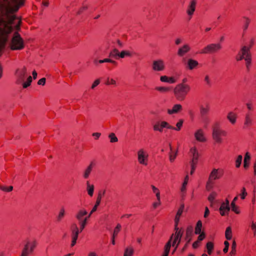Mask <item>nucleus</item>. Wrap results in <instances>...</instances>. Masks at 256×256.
Returning <instances> with one entry per match:
<instances>
[{"label":"nucleus","mask_w":256,"mask_h":256,"mask_svg":"<svg viewBox=\"0 0 256 256\" xmlns=\"http://www.w3.org/2000/svg\"><path fill=\"white\" fill-rule=\"evenodd\" d=\"M16 17L13 15L7 16V21L0 22V42H6L7 41V36L10 33L12 30V24ZM2 76V68L0 66V78Z\"/></svg>","instance_id":"nucleus-1"},{"label":"nucleus","mask_w":256,"mask_h":256,"mask_svg":"<svg viewBox=\"0 0 256 256\" xmlns=\"http://www.w3.org/2000/svg\"><path fill=\"white\" fill-rule=\"evenodd\" d=\"M190 86L184 84H180L174 88V92L175 96L179 100H183L190 90Z\"/></svg>","instance_id":"nucleus-2"},{"label":"nucleus","mask_w":256,"mask_h":256,"mask_svg":"<svg viewBox=\"0 0 256 256\" xmlns=\"http://www.w3.org/2000/svg\"><path fill=\"white\" fill-rule=\"evenodd\" d=\"M12 50H20L24 48V40L20 35L16 32H14L10 44Z\"/></svg>","instance_id":"nucleus-3"},{"label":"nucleus","mask_w":256,"mask_h":256,"mask_svg":"<svg viewBox=\"0 0 256 256\" xmlns=\"http://www.w3.org/2000/svg\"><path fill=\"white\" fill-rule=\"evenodd\" d=\"M36 244L37 243L36 240L32 242L29 241L27 242L26 244L24 246L20 256H28V254L34 251Z\"/></svg>","instance_id":"nucleus-4"},{"label":"nucleus","mask_w":256,"mask_h":256,"mask_svg":"<svg viewBox=\"0 0 256 256\" xmlns=\"http://www.w3.org/2000/svg\"><path fill=\"white\" fill-rule=\"evenodd\" d=\"M222 48L220 44H208L200 52V54H206L216 52Z\"/></svg>","instance_id":"nucleus-5"},{"label":"nucleus","mask_w":256,"mask_h":256,"mask_svg":"<svg viewBox=\"0 0 256 256\" xmlns=\"http://www.w3.org/2000/svg\"><path fill=\"white\" fill-rule=\"evenodd\" d=\"M148 154L144 149H140L138 152V162L144 166L148 164Z\"/></svg>","instance_id":"nucleus-6"},{"label":"nucleus","mask_w":256,"mask_h":256,"mask_svg":"<svg viewBox=\"0 0 256 256\" xmlns=\"http://www.w3.org/2000/svg\"><path fill=\"white\" fill-rule=\"evenodd\" d=\"M222 130L220 128L218 124H216L212 128V138L217 143H220L222 142L221 138Z\"/></svg>","instance_id":"nucleus-7"},{"label":"nucleus","mask_w":256,"mask_h":256,"mask_svg":"<svg viewBox=\"0 0 256 256\" xmlns=\"http://www.w3.org/2000/svg\"><path fill=\"white\" fill-rule=\"evenodd\" d=\"M71 230L72 233V241L71 246H74L76 242L80 231L78 226L76 224H73L71 226Z\"/></svg>","instance_id":"nucleus-8"},{"label":"nucleus","mask_w":256,"mask_h":256,"mask_svg":"<svg viewBox=\"0 0 256 256\" xmlns=\"http://www.w3.org/2000/svg\"><path fill=\"white\" fill-rule=\"evenodd\" d=\"M164 62L163 60L158 59L152 62V68L154 70L160 72L164 70Z\"/></svg>","instance_id":"nucleus-9"},{"label":"nucleus","mask_w":256,"mask_h":256,"mask_svg":"<svg viewBox=\"0 0 256 256\" xmlns=\"http://www.w3.org/2000/svg\"><path fill=\"white\" fill-rule=\"evenodd\" d=\"M237 197H236L231 204H230L229 202L226 199H225V214L227 212H228L230 209L232 210L236 214H238L240 212L238 210V208L235 205V201L237 200Z\"/></svg>","instance_id":"nucleus-10"},{"label":"nucleus","mask_w":256,"mask_h":256,"mask_svg":"<svg viewBox=\"0 0 256 256\" xmlns=\"http://www.w3.org/2000/svg\"><path fill=\"white\" fill-rule=\"evenodd\" d=\"M196 0H190L188 3L186 12L187 14L190 16V19L191 18L196 10Z\"/></svg>","instance_id":"nucleus-11"},{"label":"nucleus","mask_w":256,"mask_h":256,"mask_svg":"<svg viewBox=\"0 0 256 256\" xmlns=\"http://www.w3.org/2000/svg\"><path fill=\"white\" fill-rule=\"evenodd\" d=\"M183 61L184 62L186 68L190 70H192L196 68L198 65V62L192 58H188L187 60L184 58Z\"/></svg>","instance_id":"nucleus-12"},{"label":"nucleus","mask_w":256,"mask_h":256,"mask_svg":"<svg viewBox=\"0 0 256 256\" xmlns=\"http://www.w3.org/2000/svg\"><path fill=\"white\" fill-rule=\"evenodd\" d=\"M14 6L10 7V10L12 12H16L18 10L20 7L24 4V0H9Z\"/></svg>","instance_id":"nucleus-13"},{"label":"nucleus","mask_w":256,"mask_h":256,"mask_svg":"<svg viewBox=\"0 0 256 256\" xmlns=\"http://www.w3.org/2000/svg\"><path fill=\"white\" fill-rule=\"evenodd\" d=\"M216 193L214 192H212L208 197V200L210 203V206L212 207L215 210H218V204L220 202L218 200H214Z\"/></svg>","instance_id":"nucleus-14"},{"label":"nucleus","mask_w":256,"mask_h":256,"mask_svg":"<svg viewBox=\"0 0 256 256\" xmlns=\"http://www.w3.org/2000/svg\"><path fill=\"white\" fill-rule=\"evenodd\" d=\"M88 214L87 211L84 209L82 208L79 210L75 214V218L78 222L82 221L84 220L86 216Z\"/></svg>","instance_id":"nucleus-15"},{"label":"nucleus","mask_w":256,"mask_h":256,"mask_svg":"<svg viewBox=\"0 0 256 256\" xmlns=\"http://www.w3.org/2000/svg\"><path fill=\"white\" fill-rule=\"evenodd\" d=\"M190 152L192 154V160L190 162V163L197 164L199 154L196 148L195 147L192 148L190 150Z\"/></svg>","instance_id":"nucleus-16"},{"label":"nucleus","mask_w":256,"mask_h":256,"mask_svg":"<svg viewBox=\"0 0 256 256\" xmlns=\"http://www.w3.org/2000/svg\"><path fill=\"white\" fill-rule=\"evenodd\" d=\"M26 68H24L21 70L19 72L18 74V84H20L23 82L26 78Z\"/></svg>","instance_id":"nucleus-17"},{"label":"nucleus","mask_w":256,"mask_h":256,"mask_svg":"<svg viewBox=\"0 0 256 256\" xmlns=\"http://www.w3.org/2000/svg\"><path fill=\"white\" fill-rule=\"evenodd\" d=\"M194 137L200 142H204L206 140V138L204 136V132L201 129H199L196 132Z\"/></svg>","instance_id":"nucleus-18"},{"label":"nucleus","mask_w":256,"mask_h":256,"mask_svg":"<svg viewBox=\"0 0 256 256\" xmlns=\"http://www.w3.org/2000/svg\"><path fill=\"white\" fill-rule=\"evenodd\" d=\"M190 48L188 44H184L182 47L180 48L178 52V54L180 56H182L186 53L189 52Z\"/></svg>","instance_id":"nucleus-19"},{"label":"nucleus","mask_w":256,"mask_h":256,"mask_svg":"<svg viewBox=\"0 0 256 256\" xmlns=\"http://www.w3.org/2000/svg\"><path fill=\"white\" fill-rule=\"evenodd\" d=\"M250 50V48L246 47V46H244L242 47L240 54H241L242 56H243L244 58L247 57H250V54L249 52Z\"/></svg>","instance_id":"nucleus-20"},{"label":"nucleus","mask_w":256,"mask_h":256,"mask_svg":"<svg viewBox=\"0 0 256 256\" xmlns=\"http://www.w3.org/2000/svg\"><path fill=\"white\" fill-rule=\"evenodd\" d=\"M173 236L174 234L171 236L170 240L164 246V253L163 254L162 256H168L170 250L172 246V241L173 238Z\"/></svg>","instance_id":"nucleus-21"},{"label":"nucleus","mask_w":256,"mask_h":256,"mask_svg":"<svg viewBox=\"0 0 256 256\" xmlns=\"http://www.w3.org/2000/svg\"><path fill=\"white\" fill-rule=\"evenodd\" d=\"M182 234L183 232L182 230L178 231L177 232H176L174 234H174L173 237H174V238L172 242V246H175L176 244V243L177 242V239H180V240H181Z\"/></svg>","instance_id":"nucleus-22"},{"label":"nucleus","mask_w":256,"mask_h":256,"mask_svg":"<svg viewBox=\"0 0 256 256\" xmlns=\"http://www.w3.org/2000/svg\"><path fill=\"white\" fill-rule=\"evenodd\" d=\"M120 228H121V225L120 224H118L114 230L112 238V243L114 245L115 244V240H114L115 237L118 235Z\"/></svg>","instance_id":"nucleus-23"},{"label":"nucleus","mask_w":256,"mask_h":256,"mask_svg":"<svg viewBox=\"0 0 256 256\" xmlns=\"http://www.w3.org/2000/svg\"><path fill=\"white\" fill-rule=\"evenodd\" d=\"M65 213L66 212L64 208H61L56 217V220L58 222H60L62 221L65 216Z\"/></svg>","instance_id":"nucleus-24"},{"label":"nucleus","mask_w":256,"mask_h":256,"mask_svg":"<svg viewBox=\"0 0 256 256\" xmlns=\"http://www.w3.org/2000/svg\"><path fill=\"white\" fill-rule=\"evenodd\" d=\"M250 160V155L248 152H246L244 158V166L246 169L249 166V162Z\"/></svg>","instance_id":"nucleus-25"},{"label":"nucleus","mask_w":256,"mask_h":256,"mask_svg":"<svg viewBox=\"0 0 256 256\" xmlns=\"http://www.w3.org/2000/svg\"><path fill=\"white\" fill-rule=\"evenodd\" d=\"M86 190H87L88 194L90 196H92L94 194V186L92 184H90L88 181L86 182Z\"/></svg>","instance_id":"nucleus-26"},{"label":"nucleus","mask_w":256,"mask_h":256,"mask_svg":"<svg viewBox=\"0 0 256 256\" xmlns=\"http://www.w3.org/2000/svg\"><path fill=\"white\" fill-rule=\"evenodd\" d=\"M244 22H243V26L242 28L244 31H246L248 28L249 24L250 22V20L247 16L243 17Z\"/></svg>","instance_id":"nucleus-27"},{"label":"nucleus","mask_w":256,"mask_h":256,"mask_svg":"<svg viewBox=\"0 0 256 256\" xmlns=\"http://www.w3.org/2000/svg\"><path fill=\"white\" fill-rule=\"evenodd\" d=\"M219 178L218 174V170L216 169H214L211 172L208 180L210 181H213L214 180H216Z\"/></svg>","instance_id":"nucleus-28"},{"label":"nucleus","mask_w":256,"mask_h":256,"mask_svg":"<svg viewBox=\"0 0 256 256\" xmlns=\"http://www.w3.org/2000/svg\"><path fill=\"white\" fill-rule=\"evenodd\" d=\"M120 52H119L118 50L115 48L110 52L109 56L118 59L120 58Z\"/></svg>","instance_id":"nucleus-29"},{"label":"nucleus","mask_w":256,"mask_h":256,"mask_svg":"<svg viewBox=\"0 0 256 256\" xmlns=\"http://www.w3.org/2000/svg\"><path fill=\"white\" fill-rule=\"evenodd\" d=\"M232 232L231 228L230 226L228 227L225 230V238L227 239L228 240H231L232 238Z\"/></svg>","instance_id":"nucleus-30"},{"label":"nucleus","mask_w":256,"mask_h":256,"mask_svg":"<svg viewBox=\"0 0 256 256\" xmlns=\"http://www.w3.org/2000/svg\"><path fill=\"white\" fill-rule=\"evenodd\" d=\"M202 228V222L200 220H198L197 222L196 226L195 228L194 232L196 234H200L201 232H201Z\"/></svg>","instance_id":"nucleus-31"},{"label":"nucleus","mask_w":256,"mask_h":256,"mask_svg":"<svg viewBox=\"0 0 256 256\" xmlns=\"http://www.w3.org/2000/svg\"><path fill=\"white\" fill-rule=\"evenodd\" d=\"M92 171V169H91V166H87L83 172L84 178L85 179L88 178Z\"/></svg>","instance_id":"nucleus-32"},{"label":"nucleus","mask_w":256,"mask_h":256,"mask_svg":"<svg viewBox=\"0 0 256 256\" xmlns=\"http://www.w3.org/2000/svg\"><path fill=\"white\" fill-rule=\"evenodd\" d=\"M88 220L86 218H85L84 220L82 221L78 222V224L80 225V230H79L80 232H82L84 228L87 224Z\"/></svg>","instance_id":"nucleus-33"},{"label":"nucleus","mask_w":256,"mask_h":256,"mask_svg":"<svg viewBox=\"0 0 256 256\" xmlns=\"http://www.w3.org/2000/svg\"><path fill=\"white\" fill-rule=\"evenodd\" d=\"M200 112H207L208 111L210 110V107L207 104L200 105Z\"/></svg>","instance_id":"nucleus-34"},{"label":"nucleus","mask_w":256,"mask_h":256,"mask_svg":"<svg viewBox=\"0 0 256 256\" xmlns=\"http://www.w3.org/2000/svg\"><path fill=\"white\" fill-rule=\"evenodd\" d=\"M132 53L128 50H122L120 53V58H123L125 56H132Z\"/></svg>","instance_id":"nucleus-35"},{"label":"nucleus","mask_w":256,"mask_h":256,"mask_svg":"<svg viewBox=\"0 0 256 256\" xmlns=\"http://www.w3.org/2000/svg\"><path fill=\"white\" fill-rule=\"evenodd\" d=\"M206 248L208 254H210L214 248V244L212 242H208L206 244Z\"/></svg>","instance_id":"nucleus-36"},{"label":"nucleus","mask_w":256,"mask_h":256,"mask_svg":"<svg viewBox=\"0 0 256 256\" xmlns=\"http://www.w3.org/2000/svg\"><path fill=\"white\" fill-rule=\"evenodd\" d=\"M134 254V249L132 248H126L124 256H132Z\"/></svg>","instance_id":"nucleus-37"},{"label":"nucleus","mask_w":256,"mask_h":256,"mask_svg":"<svg viewBox=\"0 0 256 256\" xmlns=\"http://www.w3.org/2000/svg\"><path fill=\"white\" fill-rule=\"evenodd\" d=\"M182 106L180 104H175L172 110H168V112H178V110H182Z\"/></svg>","instance_id":"nucleus-38"},{"label":"nucleus","mask_w":256,"mask_h":256,"mask_svg":"<svg viewBox=\"0 0 256 256\" xmlns=\"http://www.w3.org/2000/svg\"><path fill=\"white\" fill-rule=\"evenodd\" d=\"M32 82V78L31 76H28V78H27V80H26V82H22V86L24 88H28L29 86L30 85V84Z\"/></svg>","instance_id":"nucleus-39"},{"label":"nucleus","mask_w":256,"mask_h":256,"mask_svg":"<svg viewBox=\"0 0 256 256\" xmlns=\"http://www.w3.org/2000/svg\"><path fill=\"white\" fill-rule=\"evenodd\" d=\"M186 236H193V227L189 226L187 227L186 232Z\"/></svg>","instance_id":"nucleus-40"},{"label":"nucleus","mask_w":256,"mask_h":256,"mask_svg":"<svg viewBox=\"0 0 256 256\" xmlns=\"http://www.w3.org/2000/svg\"><path fill=\"white\" fill-rule=\"evenodd\" d=\"M156 90L162 92H166L170 91V88L168 87L157 86L156 88Z\"/></svg>","instance_id":"nucleus-41"},{"label":"nucleus","mask_w":256,"mask_h":256,"mask_svg":"<svg viewBox=\"0 0 256 256\" xmlns=\"http://www.w3.org/2000/svg\"><path fill=\"white\" fill-rule=\"evenodd\" d=\"M178 154V152L176 151L174 153H173L172 152H170L169 154V159L171 162H172L175 158L176 157V156Z\"/></svg>","instance_id":"nucleus-42"},{"label":"nucleus","mask_w":256,"mask_h":256,"mask_svg":"<svg viewBox=\"0 0 256 256\" xmlns=\"http://www.w3.org/2000/svg\"><path fill=\"white\" fill-rule=\"evenodd\" d=\"M228 118L230 120V121L234 124L236 120V116L234 114V113H228V114L227 116Z\"/></svg>","instance_id":"nucleus-43"},{"label":"nucleus","mask_w":256,"mask_h":256,"mask_svg":"<svg viewBox=\"0 0 256 256\" xmlns=\"http://www.w3.org/2000/svg\"><path fill=\"white\" fill-rule=\"evenodd\" d=\"M108 138H110V142H116L118 141V138L114 133H110L108 136Z\"/></svg>","instance_id":"nucleus-44"},{"label":"nucleus","mask_w":256,"mask_h":256,"mask_svg":"<svg viewBox=\"0 0 256 256\" xmlns=\"http://www.w3.org/2000/svg\"><path fill=\"white\" fill-rule=\"evenodd\" d=\"M188 176L186 175L185 177L184 180L182 184V187L181 188V192H184L186 191V186L187 185L188 182Z\"/></svg>","instance_id":"nucleus-45"},{"label":"nucleus","mask_w":256,"mask_h":256,"mask_svg":"<svg viewBox=\"0 0 256 256\" xmlns=\"http://www.w3.org/2000/svg\"><path fill=\"white\" fill-rule=\"evenodd\" d=\"M242 155H239L236 160V168H239L240 165H241V164H242Z\"/></svg>","instance_id":"nucleus-46"},{"label":"nucleus","mask_w":256,"mask_h":256,"mask_svg":"<svg viewBox=\"0 0 256 256\" xmlns=\"http://www.w3.org/2000/svg\"><path fill=\"white\" fill-rule=\"evenodd\" d=\"M232 250L230 254V256H232L236 252V242L234 240L232 241Z\"/></svg>","instance_id":"nucleus-47"},{"label":"nucleus","mask_w":256,"mask_h":256,"mask_svg":"<svg viewBox=\"0 0 256 256\" xmlns=\"http://www.w3.org/2000/svg\"><path fill=\"white\" fill-rule=\"evenodd\" d=\"M160 126L162 128H167L169 129L174 128V127L170 126L168 122H162L160 124Z\"/></svg>","instance_id":"nucleus-48"},{"label":"nucleus","mask_w":256,"mask_h":256,"mask_svg":"<svg viewBox=\"0 0 256 256\" xmlns=\"http://www.w3.org/2000/svg\"><path fill=\"white\" fill-rule=\"evenodd\" d=\"M251 122H252V119H251L250 116L248 114L246 115L244 124L246 126H248L251 124Z\"/></svg>","instance_id":"nucleus-49"},{"label":"nucleus","mask_w":256,"mask_h":256,"mask_svg":"<svg viewBox=\"0 0 256 256\" xmlns=\"http://www.w3.org/2000/svg\"><path fill=\"white\" fill-rule=\"evenodd\" d=\"M213 186V182L208 180L206 183V188L208 190H210Z\"/></svg>","instance_id":"nucleus-50"},{"label":"nucleus","mask_w":256,"mask_h":256,"mask_svg":"<svg viewBox=\"0 0 256 256\" xmlns=\"http://www.w3.org/2000/svg\"><path fill=\"white\" fill-rule=\"evenodd\" d=\"M182 123H183V120H180L176 124V128H172V130H180L182 125Z\"/></svg>","instance_id":"nucleus-51"},{"label":"nucleus","mask_w":256,"mask_h":256,"mask_svg":"<svg viewBox=\"0 0 256 256\" xmlns=\"http://www.w3.org/2000/svg\"><path fill=\"white\" fill-rule=\"evenodd\" d=\"M102 198V194H101L100 192L98 193V196L97 198V200L96 201V203L95 204L96 206H98L100 205V202H101Z\"/></svg>","instance_id":"nucleus-52"},{"label":"nucleus","mask_w":256,"mask_h":256,"mask_svg":"<svg viewBox=\"0 0 256 256\" xmlns=\"http://www.w3.org/2000/svg\"><path fill=\"white\" fill-rule=\"evenodd\" d=\"M244 60L246 62V66L248 69L249 68V66L251 64V57H247L244 58Z\"/></svg>","instance_id":"nucleus-53"},{"label":"nucleus","mask_w":256,"mask_h":256,"mask_svg":"<svg viewBox=\"0 0 256 256\" xmlns=\"http://www.w3.org/2000/svg\"><path fill=\"white\" fill-rule=\"evenodd\" d=\"M98 206L94 205L90 213L88 215L87 214L85 218H86L88 220V218L90 217L92 214L96 210Z\"/></svg>","instance_id":"nucleus-54"},{"label":"nucleus","mask_w":256,"mask_h":256,"mask_svg":"<svg viewBox=\"0 0 256 256\" xmlns=\"http://www.w3.org/2000/svg\"><path fill=\"white\" fill-rule=\"evenodd\" d=\"M247 195L246 188L244 187L241 190L240 196L242 199H244L246 196Z\"/></svg>","instance_id":"nucleus-55"},{"label":"nucleus","mask_w":256,"mask_h":256,"mask_svg":"<svg viewBox=\"0 0 256 256\" xmlns=\"http://www.w3.org/2000/svg\"><path fill=\"white\" fill-rule=\"evenodd\" d=\"M116 84V80H114V79L112 78H111V79H110L108 78H107V80H106V84L107 85H109V84Z\"/></svg>","instance_id":"nucleus-56"},{"label":"nucleus","mask_w":256,"mask_h":256,"mask_svg":"<svg viewBox=\"0 0 256 256\" xmlns=\"http://www.w3.org/2000/svg\"><path fill=\"white\" fill-rule=\"evenodd\" d=\"M199 236L198 238V242H200L204 238H205V234L204 232H201L200 234H198Z\"/></svg>","instance_id":"nucleus-57"},{"label":"nucleus","mask_w":256,"mask_h":256,"mask_svg":"<svg viewBox=\"0 0 256 256\" xmlns=\"http://www.w3.org/2000/svg\"><path fill=\"white\" fill-rule=\"evenodd\" d=\"M100 83V79H97L94 80L93 84L92 85L91 88L92 89H94L97 86H98Z\"/></svg>","instance_id":"nucleus-58"},{"label":"nucleus","mask_w":256,"mask_h":256,"mask_svg":"<svg viewBox=\"0 0 256 256\" xmlns=\"http://www.w3.org/2000/svg\"><path fill=\"white\" fill-rule=\"evenodd\" d=\"M184 209V205L182 204V205H181L180 207L178 209L176 216H180L182 213Z\"/></svg>","instance_id":"nucleus-59"},{"label":"nucleus","mask_w":256,"mask_h":256,"mask_svg":"<svg viewBox=\"0 0 256 256\" xmlns=\"http://www.w3.org/2000/svg\"><path fill=\"white\" fill-rule=\"evenodd\" d=\"M220 214L222 216H224V202H223L220 208H218Z\"/></svg>","instance_id":"nucleus-60"},{"label":"nucleus","mask_w":256,"mask_h":256,"mask_svg":"<svg viewBox=\"0 0 256 256\" xmlns=\"http://www.w3.org/2000/svg\"><path fill=\"white\" fill-rule=\"evenodd\" d=\"M169 78L166 76H161L160 77V80L162 82H168Z\"/></svg>","instance_id":"nucleus-61"},{"label":"nucleus","mask_w":256,"mask_h":256,"mask_svg":"<svg viewBox=\"0 0 256 256\" xmlns=\"http://www.w3.org/2000/svg\"><path fill=\"white\" fill-rule=\"evenodd\" d=\"M196 164L190 163L191 170L190 172V174H192L195 170L196 166Z\"/></svg>","instance_id":"nucleus-62"},{"label":"nucleus","mask_w":256,"mask_h":256,"mask_svg":"<svg viewBox=\"0 0 256 256\" xmlns=\"http://www.w3.org/2000/svg\"><path fill=\"white\" fill-rule=\"evenodd\" d=\"M46 79L44 78H42L38 81V84L44 86L46 83Z\"/></svg>","instance_id":"nucleus-63"},{"label":"nucleus","mask_w":256,"mask_h":256,"mask_svg":"<svg viewBox=\"0 0 256 256\" xmlns=\"http://www.w3.org/2000/svg\"><path fill=\"white\" fill-rule=\"evenodd\" d=\"M251 227L252 229L254 230V235L255 236L256 234V222H252Z\"/></svg>","instance_id":"nucleus-64"}]
</instances>
